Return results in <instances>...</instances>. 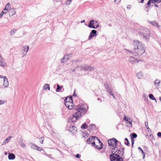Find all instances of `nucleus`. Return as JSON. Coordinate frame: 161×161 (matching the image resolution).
<instances>
[{"label":"nucleus","instance_id":"1","mask_svg":"<svg viewBox=\"0 0 161 161\" xmlns=\"http://www.w3.org/2000/svg\"><path fill=\"white\" fill-rule=\"evenodd\" d=\"M75 108L76 112L71 118V121L73 123L76 122L80 117L84 115L88 109V107L87 104H85L82 105H79Z\"/></svg>","mask_w":161,"mask_h":161},{"label":"nucleus","instance_id":"2","mask_svg":"<svg viewBox=\"0 0 161 161\" xmlns=\"http://www.w3.org/2000/svg\"><path fill=\"white\" fill-rule=\"evenodd\" d=\"M133 45L135 51L134 55L135 56L141 55L145 52L143 45L139 41H134Z\"/></svg>","mask_w":161,"mask_h":161},{"label":"nucleus","instance_id":"3","mask_svg":"<svg viewBox=\"0 0 161 161\" xmlns=\"http://www.w3.org/2000/svg\"><path fill=\"white\" fill-rule=\"evenodd\" d=\"M118 142L117 140L114 138L110 139L108 140V142L109 145L110 146L112 147V153H115L117 150L118 148L117 147V144Z\"/></svg>","mask_w":161,"mask_h":161},{"label":"nucleus","instance_id":"4","mask_svg":"<svg viewBox=\"0 0 161 161\" xmlns=\"http://www.w3.org/2000/svg\"><path fill=\"white\" fill-rule=\"evenodd\" d=\"M88 26L90 28L96 29L99 27V25L97 21L92 19L89 21Z\"/></svg>","mask_w":161,"mask_h":161},{"label":"nucleus","instance_id":"5","mask_svg":"<svg viewBox=\"0 0 161 161\" xmlns=\"http://www.w3.org/2000/svg\"><path fill=\"white\" fill-rule=\"evenodd\" d=\"M22 50L21 51V52L23 55L22 57H23L27 54L29 47L28 46L24 45L22 47Z\"/></svg>","mask_w":161,"mask_h":161},{"label":"nucleus","instance_id":"6","mask_svg":"<svg viewBox=\"0 0 161 161\" xmlns=\"http://www.w3.org/2000/svg\"><path fill=\"white\" fill-rule=\"evenodd\" d=\"M93 140H97V141H99V142H100V141L97 137L96 136H91L87 140V142L88 144H90Z\"/></svg>","mask_w":161,"mask_h":161},{"label":"nucleus","instance_id":"7","mask_svg":"<svg viewBox=\"0 0 161 161\" xmlns=\"http://www.w3.org/2000/svg\"><path fill=\"white\" fill-rule=\"evenodd\" d=\"M97 31L96 30H92L90 33V36L88 37L89 40L92 39L94 36H97Z\"/></svg>","mask_w":161,"mask_h":161},{"label":"nucleus","instance_id":"8","mask_svg":"<svg viewBox=\"0 0 161 161\" xmlns=\"http://www.w3.org/2000/svg\"><path fill=\"white\" fill-rule=\"evenodd\" d=\"M77 130V129L76 127L74 126H70L68 130L73 135L75 134Z\"/></svg>","mask_w":161,"mask_h":161},{"label":"nucleus","instance_id":"9","mask_svg":"<svg viewBox=\"0 0 161 161\" xmlns=\"http://www.w3.org/2000/svg\"><path fill=\"white\" fill-rule=\"evenodd\" d=\"M0 66L5 67L7 66V63L5 62L4 59L3 58L0 53Z\"/></svg>","mask_w":161,"mask_h":161},{"label":"nucleus","instance_id":"10","mask_svg":"<svg viewBox=\"0 0 161 161\" xmlns=\"http://www.w3.org/2000/svg\"><path fill=\"white\" fill-rule=\"evenodd\" d=\"M71 57V54H68L64 56L61 60V63H64L67 62L69 59L70 57Z\"/></svg>","mask_w":161,"mask_h":161},{"label":"nucleus","instance_id":"11","mask_svg":"<svg viewBox=\"0 0 161 161\" xmlns=\"http://www.w3.org/2000/svg\"><path fill=\"white\" fill-rule=\"evenodd\" d=\"M64 104L69 109H72L74 107V104L73 102H65Z\"/></svg>","mask_w":161,"mask_h":161},{"label":"nucleus","instance_id":"12","mask_svg":"<svg viewBox=\"0 0 161 161\" xmlns=\"http://www.w3.org/2000/svg\"><path fill=\"white\" fill-rule=\"evenodd\" d=\"M128 61L131 64H134L139 62V60H137L132 57H130L128 59Z\"/></svg>","mask_w":161,"mask_h":161},{"label":"nucleus","instance_id":"13","mask_svg":"<svg viewBox=\"0 0 161 161\" xmlns=\"http://www.w3.org/2000/svg\"><path fill=\"white\" fill-rule=\"evenodd\" d=\"M3 85L5 87H7L9 86V83L8 80L5 76H3Z\"/></svg>","mask_w":161,"mask_h":161},{"label":"nucleus","instance_id":"14","mask_svg":"<svg viewBox=\"0 0 161 161\" xmlns=\"http://www.w3.org/2000/svg\"><path fill=\"white\" fill-rule=\"evenodd\" d=\"M118 155L117 154H114L113 153V154H110V160L111 161H114L116 160Z\"/></svg>","mask_w":161,"mask_h":161},{"label":"nucleus","instance_id":"15","mask_svg":"<svg viewBox=\"0 0 161 161\" xmlns=\"http://www.w3.org/2000/svg\"><path fill=\"white\" fill-rule=\"evenodd\" d=\"M141 37L144 38L146 40L148 41L149 38V35L146 33H142L141 34Z\"/></svg>","mask_w":161,"mask_h":161},{"label":"nucleus","instance_id":"16","mask_svg":"<svg viewBox=\"0 0 161 161\" xmlns=\"http://www.w3.org/2000/svg\"><path fill=\"white\" fill-rule=\"evenodd\" d=\"M153 82L156 88L158 89L159 86H160V80H159L157 79L154 81Z\"/></svg>","mask_w":161,"mask_h":161},{"label":"nucleus","instance_id":"17","mask_svg":"<svg viewBox=\"0 0 161 161\" xmlns=\"http://www.w3.org/2000/svg\"><path fill=\"white\" fill-rule=\"evenodd\" d=\"M136 76L138 78L142 79L143 78V74L142 72L140 71L136 74Z\"/></svg>","mask_w":161,"mask_h":161},{"label":"nucleus","instance_id":"18","mask_svg":"<svg viewBox=\"0 0 161 161\" xmlns=\"http://www.w3.org/2000/svg\"><path fill=\"white\" fill-rule=\"evenodd\" d=\"M73 101L72 96L67 97L64 100V103H65V102H73Z\"/></svg>","mask_w":161,"mask_h":161},{"label":"nucleus","instance_id":"19","mask_svg":"<svg viewBox=\"0 0 161 161\" xmlns=\"http://www.w3.org/2000/svg\"><path fill=\"white\" fill-rule=\"evenodd\" d=\"M95 68L94 67H92L89 66H86V71H92L94 70Z\"/></svg>","mask_w":161,"mask_h":161},{"label":"nucleus","instance_id":"20","mask_svg":"<svg viewBox=\"0 0 161 161\" xmlns=\"http://www.w3.org/2000/svg\"><path fill=\"white\" fill-rule=\"evenodd\" d=\"M15 155L13 153H9L8 155V158L10 160H13L15 158Z\"/></svg>","mask_w":161,"mask_h":161},{"label":"nucleus","instance_id":"21","mask_svg":"<svg viewBox=\"0 0 161 161\" xmlns=\"http://www.w3.org/2000/svg\"><path fill=\"white\" fill-rule=\"evenodd\" d=\"M12 137L11 136H9L3 142L2 145H4L8 143L10 140V138Z\"/></svg>","mask_w":161,"mask_h":161},{"label":"nucleus","instance_id":"22","mask_svg":"<svg viewBox=\"0 0 161 161\" xmlns=\"http://www.w3.org/2000/svg\"><path fill=\"white\" fill-rule=\"evenodd\" d=\"M10 14L12 16H13L14 15L16 14V11L15 10V9L13 8L10 9Z\"/></svg>","mask_w":161,"mask_h":161},{"label":"nucleus","instance_id":"23","mask_svg":"<svg viewBox=\"0 0 161 161\" xmlns=\"http://www.w3.org/2000/svg\"><path fill=\"white\" fill-rule=\"evenodd\" d=\"M10 3H8L6 5L5 7V8L3 9V10L5 12H7V11L8 10V8L10 6Z\"/></svg>","mask_w":161,"mask_h":161},{"label":"nucleus","instance_id":"24","mask_svg":"<svg viewBox=\"0 0 161 161\" xmlns=\"http://www.w3.org/2000/svg\"><path fill=\"white\" fill-rule=\"evenodd\" d=\"M122 151L120 150H118V154H119L123 156L124 153V152L125 150V148H122L121 149Z\"/></svg>","mask_w":161,"mask_h":161},{"label":"nucleus","instance_id":"25","mask_svg":"<svg viewBox=\"0 0 161 161\" xmlns=\"http://www.w3.org/2000/svg\"><path fill=\"white\" fill-rule=\"evenodd\" d=\"M99 143L100 144V146H99L98 145H95V148L97 149H101L102 147H103V143H102V142L100 141V142H99Z\"/></svg>","mask_w":161,"mask_h":161},{"label":"nucleus","instance_id":"26","mask_svg":"<svg viewBox=\"0 0 161 161\" xmlns=\"http://www.w3.org/2000/svg\"><path fill=\"white\" fill-rule=\"evenodd\" d=\"M124 119L125 120L127 121L128 123H129L130 124L132 125V121L130 120V119L128 117H126L125 116V117Z\"/></svg>","mask_w":161,"mask_h":161},{"label":"nucleus","instance_id":"27","mask_svg":"<svg viewBox=\"0 0 161 161\" xmlns=\"http://www.w3.org/2000/svg\"><path fill=\"white\" fill-rule=\"evenodd\" d=\"M150 23L152 24L153 25L155 26H157L158 28H159L160 26V25H158V23L156 22L155 21L150 22Z\"/></svg>","mask_w":161,"mask_h":161},{"label":"nucleus","instance_id":"28","mask_svg":"<svg viewBox=\"0 0 161 161\" xmlns=\"http://www.w3.org/2000/svg\"><path fill=\"white\" fill-rule=\"evenodd\" d=\"M155 0H149L147 3V5L149 6L150 5L151 3H156Z\"/></svg>","mask_w":161,"mask_h":161},{"label":"nucleus","instance_id":"29","mask_svg":"<svg viewBox=\"0 0 161 161\" xmlns=\"http://www.w3.org/2000/svg\"><path fill=\"white\" fill-rule=\"evenodd\" d=\"M19 144L20 146L22 148H25L26 147V145L24 143L22 140L21 142H19Z\"/></svg>","mask_w":161,"mask_h":161},{"label":"nucleus","instance_id":"30","mask_svg":"<svg viewBox=\"0 0 161 161\" xmlns=\"http://www.w3.org/2000/svg\"><path fill=\"white\" fill-rule=\"evenodd\" d=\"M87 128V126L86 123L83 124L81 126V128L82 129H86Z\"/></svg>","mask_w":161,"mask_h":161},{"label":"nucleus","instance_id":"31","mask_svg":"<svg viewBox=\"0 0 161 161\" xmlns=\"http://www.w3.org/2000/svg\"><path fill=\"white\" fill-rule=\"evenodd\" d=\"M16 31L17 30L16 29H13L11 30L10 32V34L12 36L14 35Z\"/></svg>","mask_w":161,"mask_h":161},{"label":"nucleus","instance_id":"32","mask_svg":"<svg viewBox=\"0 0 161 161\" xmlns=\"http://www.w3.org/2000/svg\"><path fill=\"white\" fill-rule=\"evenodd\" d=\"M57 87L56 89V92H59L60 90L62 89V88L63 86H60L59 85L57 84Z\"/></svg>","mask_w":161,"mask_h":161},{"label":"nucleus","instance_id":"33","mask_svg":"<svg viewBox=\"0 0 161 161\" xmlns=\"http://www.w3.org/2000/svg\"><path fill=\"white\" fill-rule=\"evenodd\" d=\"M30 146L31 147V148L35 149V148L36 147V145L35 144L33 143H29Z\"/></svg>","mask_w":161,"mask_h":161},{"label":"nucleus","instance_id":"34","mask_svg":"<svg viewBox=\"0 0 161 161\" xmlns=\"http://www.w3.org/2000/svg\"><path fill=\"white\" fill-rule=\"evenodd\" d=\"M116 161H123V158L118 155Z\"/></svg>","mask_w":161,"mask_h":161},{"label":"nucleus","instance_id":"35","mask_svg":"<svg viewBox=\"0 0 161 161\" xmlns=\"http://www.w3.org/2000/svg\"><path fill=\"white\" fill-rule=\"evenodd\" d=\"M149 97L153 100H155L156 101V99H155V98L154 97L153 95V94H151L149 95Z\"/></svg>","mask_w":161,"mask_h":161},{"label":"nucleus","instance_id":"36","mask_svg":"<svg viewBox=\"0 0 161 161\" xmlns=\"http://www.w3.org/2000/svg\"><path fill=\"white\" fill-rule=\"evenodd\" d=\"M86 65H82L80 67V69L81 70H86Z\"/></svg>","mask_w":161,"mask_h":161},{"label":"nucleus","instance_id":"37","mask_svg":"<svg viewBox=\"0 0 161 161\" xmlns=\"http://www.w3.org/2000/svg\"><path fill=\"white\" fill-rule=\"evenodd\" d=\"M131 138H132V139L136 138L137 136V135L135 133H132L131 134Z\"/></svg>","mask_w":161,"mask_h":161},{"label":"nucleus","instance_id":"38","mask_svg":"<svg viewBox=\"0 0 161 161\" xmlns=\"http://www.w3.org/2000/svg\"><path fill=\"white\" fill-rule=\"evenodd\" d=\"M125 144L127 146H128L129 144V143L128 139L126 138H125Z\"/></svg>","mask_w":161,"mask_h":161},{"label":"nucleus","instance_id":"39","mask_svg":"<svg viewBox=\"0 0 161 161\" xmlns=\"http://www.w3.org/2000/svg\"><path fill=\"white\" fill-rule=\"evenodd\" d=\"M44 138V137H42L39 139V141L42 144H43Z\"/></svg>","mask_w":161,"mask_h":161},{"label":"nucleus","instance_id":"40","mask_svg":"<svg viewBox=\"0 0 161 161\" xmlns=\"http://www.w3.org/2000/svg\"><path fill=\"white\" fill-rule=\"evenodd\" d=\"M44 89H48V90H50V87L49 86L48 84H45V86H44Z\"/></svg>","mask_w":161,"mask_h":161},{"label":"nucleus","instance_id":"41","mask_svg":"<svg viewBox=\"0 0 161 161\" xmlns=\"http://www.w3.org/2000/svg\"><path fill=\"white\" fill-rule=\"evenodd\" d=\"M6 102V101L4 100H0V105L4 104Z\"/></svg>","mask_w":161,"mask_h":161},{"label":"nucleus","instance_id":"42","mask_svg":"<svg viewBox=\"0 0 161 161\" xmlns=\"http://www.w3.org/2000/svg\"><path fill=\"white\" fill-rule=\"evenodd\" d=\"M36 149L39 151H41L42 150H43L42 149V147H39L36 146Z\"/></svg>","mask_w":161,"mask_h":161},{"label":"nucleus","instance_id":"43","mask_svg":"<svg viewBox=\"0 0 161 161\" xmlns=\"http://www.w3.org/2000/svg\"><path fill=\"white\" fill-rule=\"evenodd\" d=\"M6 13L7 12H5L3 10L0 14V17L1 18L4 14Z\"/></svg>","mask_w":161,"mask_h":161},{"label":"nucleus","instance_id":"44","mask_svg":"<svg viewBox=\"0 0 161 161\" xmlns=\"http://www.w3.org/2000/svg\"><path fill=\"white\" fill-rule=\"evenodd\" d=\"M95 125L94 124H91L89 125V128L92 129L93 128H95Z\"/></svg>","mask_w":161,"mask_h":161},{"label":"nucleus","instance_id":"45","mask_svg":"<svg viewBox=\"0 0 161 161\" xmlns=\"http://www.w3.org/2000/svg\"><path fill=\"white\" fill-rule=\"evenodd\" d=\"M131 145L132 147H133V144L134 143V140L133 139L131 138Z\"/></svg>","mask_w":161,"mask_h":161},{"label":"nucleus","instance_id":"46","mask_svg":"<svg viewBox=\"0 0 161 161\" xmlns=\"http://www.w3.org/2000/svg\"><path fill=\"white\" fill-rule=\"evenodd\" d=\"M77 158H80V155L79 154H77L75 156Z\"/></svg>","mask_w":161,"mask_h":161},{"label":"nucleus","instance_id":"47","mask_svg":"<svg viewBox=\"0 0 161 161\" xmlns=\"http://www.w3.org/2000/svg\"><path fill=\"white\" fill-rule=\"evenodd\" d=\"M138 149L141 151L142 154L144 153V152L142 150V149L140 147H138Z\"/></svg>","mask_w":161,"mask_h":161},{"label":"nucleus","instance_id":"48","mask_svg":"<svg viewBox=\"0 0 161 161\" xmlns=\"http://www.w3.org/2000/svg\"><path fill=\"white\" fill-rule=\"evenodd\" d=\"M157 136L159 137H161V132H158L157 133Z\"/></svg>","mask_w":161,"mask_h":161},{"label":"nucleus","instance_id":"49","mask_svg":"<svg viewBox=\"0 0 161 161\" xmlns=\"http://www.w3.org/2000/svg\"><path fill=\"white\" fill-rule=\"evenodd\" d=\"M107 92H108V93L109 92H110L112 91L111 89L110 88H107Z\"/></svg>","mask_w":161,"mask_h":161},{"label":"nucleus","instance_id":"50","mask_svg":"<svg viewBox=\"0 0 161 161\" xmlns=\"http://www.w3.org/2000/svg\"><path fill=\"white\" fill-rule=\"evenodd\" d=\"M138 2L139 3H143L144 0H137Z\"/></svg>","mask_w":161,"mask_h":161},{"label":"nucleus","instance_id":"51","mask_svg":"<svg viewBox=\"0 0 161 161\" xmlns=\"http://www.w3.org/2000/svg\"><path fill=\"white\" fill-rule=\"evenodd\" d=\"M145 126L146 128H147V127H148V122H145Z\"/></svg>","mask_w":161,"mask_h":161},{"label":"nucleus","instance_id":"52","mask_svg":"<svg viewBox=\"0 0 161 161\" xmlns=\"http://www.w3.org/2000/svg\"><path fill=\"white\" fill-rule=\"evenodd\" d=\"M91 144L92 145H93L94 146L95 145V142L94 141V140H93V141L92 142H91Z\"/></svg>","mask_w":161,"mask_h":161},{"label":"nucleus","instance_id":"53","mask_svg":"<svg viewBox=\"0 0 161 161\" xmlns=\"http://www.w3.org/2000/svg\"><path fill=\"white\" fill-rule=\"evenodd\" d=\"M155 1H156V2L157 3H159L161 2V0H155Z\"/></svg>","mask_w":161,"mask_h":161},{"label":"nucleus","instance_id":"54","mask_svg":"<svg viewBox=\"0 0 161 161\" xmlns=\"http://www.w3.org/2000/svg\"><path fill=\"white\" fill-rule=\"evenodd\" d=\"M68 0L69 1L68 3V5H69L71 3L72 0Z\"/></svg>","mask_w":161,"mask_h":161},{"label":"nucleus","instance_id":"55","mask_svg":"<svg viewBox=\"0 0 161 161\" xmlns=\"http://www.w3.org/2000/svg\"><path fill=\"white\" fill-rule=\"evenodd\" d=\"M111 95L113 97V98H114L115 99V97L114 95V94L113 93H112V94Z\"/></svg>","mask_w":161,"mask_h":161},{"label":"nucleus","instance_id":"56","mask_svg":"<svg viewBox=\"0 0 161 161\" xmlns=\"http://www.w3.org/2000/svg\"><path fill=\"white\" fill-rule=\"evenodd\" d=\"M111 95L113 97V98H114L115 99V97L114 95V94L113 93H112V94Z\"/></svg>","mask_w":161,"mask_h":161},{"label":"nucleus","instance_id":"57","mask_svg":"<svg viewBox=\"0 0 161 161\" xmlns=\"http://www.w3.org/2000/svg\"><path fill=\"white\" fill-rule=\"evenodd\" d=\"M97 100H98V101H100V102H102V100H101V99H100L99 98H97Z\"/></svg>","mask_w":161,"mask_h":161},{"label":"nucleus","instance_id":"58","mask_svg":"<svg viewBox=\"0 0 161 161\" xmlns=\"http://www.w3.org/2000/svg\"><path fill=\"white\" fill-rule=\"evenodd\" d=\"M143 155V158H144L145 157V153H144L143 154H142Z\"/></svg>","mask_w":161,"mask_h":161},{"label":"nucleus","instance_id":"59","mask_svg":"<svg viewBox=\"0 0 161 161\" xmlns=\"http://www.w3.org/2000/svg\"><path fill=\"white\" fill-rule=\"evenodd\" d=\"M109 93L110 95H111L113 93L112 91L110 92H109Z\"/></svg>","mask_w":161,"mask_h":161},{"label":"nucleus","instance_id":"60","mask_svg":"<svg viewBox=\"0 0 161 161\" xmlns=\"http://www.w3.org/2000/svg\"><path fill=\"white\" fill-rule=\"evenodd\" d=\"M69 2V1L68 0L66 2V4L68 5V3Z\"/></svg>","mask_w":161,"mask_h":161},{"label":"nucleus","instance_id":"61","mask_svg":"<svg viewBox=\"0 0 161 161\" xmlns=\"http://www.w3.org/2000/svg\"><path fill=\"white\" fill-rule=\"evenodd\" d=\"M85 22V20H83L81 22V23H84Z\"/></svg>","mask_w":161,"mask_h":161},{"label":"nucleus","instance_id":"62","mask_svg":"<svg viewBox=\"0 0 161 161\" xmlns=\"http://www.w3.org/2000/svg\"><path fill=\"white\" fill-rule=\"evenodd\" d=\"M117 1L118 2H120V1H121V0H115V1H114V2H115L116 1Z\"/></svg>","mask_w":161,"mask_h":161},{"label":"nucleus","instance_id":"63","mask_svg":"<svg viewBox=\"0 0 161 161\" xmlns=\"http://www.w3.org/2000/svg\"><path fill=\"white\" fill-rule=\"evenodd\" d=\"M71 70L73 71V72H74V71H75V69H71Z\"/></svg>","mask_w":161,"mask_h":161},{"label":"nucleus","instance_id":"64","mask_svg":"<svg viewBox=\"0 0 161 161\" xmlns=\"http://www.w3.org/2000/svg\"><path fill=\"white\" fill-rule=\"evenodd\" d=\"M0 78H3V76L0 75Z\"/></svg>","mask_w":161,"mask_h":161}]
</instances>
